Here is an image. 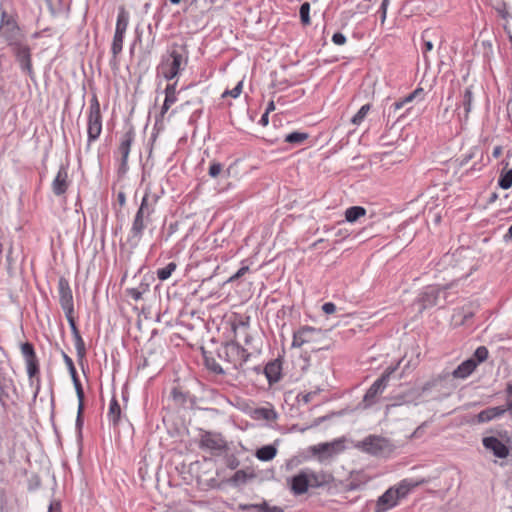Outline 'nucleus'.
<instances>
[{
  "mask_svg": "<svg viewBox=\"0 0 512 512\" xmlns=\"http://www.w3.org/2000/svg\"><path fill=\"white\" fill-rule=\"evenodd\" d=\"M330 481V474L305 468L291 478L290 488L294 495H302L309 488H318L327 485Z\"/></svg>",
  "mask_w": 512,
  "mask_h": 512,
  "instance_id": "nucleus-1",
  "label": "nucleus"
},
{
  "mask_svg": "<svg viewBox=\"0 0 512 512\" xmlns=\"http://www.w3.org/2000/svg\"><path fill=\"white\" fill-rule=\"evenodd\" d=\"M0 38L4 39L9 47L26 41L25 35L20 29L16 19L6 11H2L1 13Z\"/></svg>",
  "mask_w": 512,
  "mask_h": 512,
  "instance_id": "nucleus-2",
  "label": "nucleus"
},
{
  "mask_svg": "<svg viewBox=\"0 0 512 512\" xmlns=\"http://www.w3.org/2000/svg\"><path fill=\"white\" fill-rule=\"evenodd\" d=\"M251 354L236 342L226 343L218 350V357L231 364L234 369L241 370Z\"/></svg>",
  "mask_w": 512,
  "mask_h": 512,
  "instance_id": "nucleus-3",
  "label": "nucleus"
},
{
  "mask_svg": "<svg viewBox=\"0 0 512 512\" xmlns=\"http://www.w3.org/2000/svg\"><path fill=\"white\" fill-rule=\"evenodd\" d=\"M102 132V115L100 103L96 95L90 100L87 122V143L90 145L96 141Z\"/></svg>",
  "mask_w": 512,
  "mask_h": 512,
  "instance_id": "nucleus-4",
  "label": "nucleus"
},
{
  "mask_svg": "<svg viewBox=\"0 0 512 512\" xmlns=\"http://www.w3.org/2000/svg\"><path fill=\"white\" fill-rule=\"evenodd\" d=\"M185 63L183 55L177 50H172L168 56L162 57L157 70L166 80H172L180 73Z\"/></svg>",
  "mask_w": 512,
  "mask_h": 512,
  "instance_id": "nucleus-5",
  "label": "nucleus"
},
{
  "mask_svg": "<svg viewBox=\"0 0 512 512\" xmlns=\"http://www.w3.org/2000/svg\"><path fill=\"white\" fill-rule=\"evenodd\" d=\"M397 368L398 365L387 367L384 373L368 388L363 397V401L366 403V406L372 405L375 402L376 397L383 393L388 385L391 375L397 370Z\"/></svg>",
  "mask_w": 512,
  "mask_h": 512,
  "instance_id": "nucleus-6",
  "label": "nucleus"
},
{
  "mask_svg": "<svg viewBox=\"0 0 512 512\" xmlns=\"http://www.w3.org/2000/svg\"><path fill=\"white\" fill-rule=\"evenodd\" d=\"M357 447H359L364 452L375 456L382 455L385 452H389L391 450V444L389 440L376 435L367 436L357 445Z\"/></svg>",
  "mask_w": 512,
  "mask_h": 512,
  "instance_id": "nucleus-7",
  "label": "nucleus"
},
{
  "mask_svg": "<svg viewBox=\"0 0 512 512\" xmlns=\"http://www.w3.org/2000/svg\"><path fill=\"white\" fill-rule=\"evenodd\" d=\"M152 222V218L149 216L141 215L136 212L131 228L129 230L127 236V243L131 247H137L142 240L144 235V231L147 228L148 224Z\"/></svg>",
  "mask_w": 512,
  "mask_h": 512,
  "instance_id": "nucleus-8",
  "label": "nucleus"
},
{
  "mask_svg": "<svg viewBox=\"0 0 512 512\" xmlns=\"http://www.w3.org/2000/svg\"><path fill=\"white\" fill-rule=\"evenodd\" d=\"M10 49L19 63L21 71L32 77L34 72L32 67L31 49L26 41L12 46Z\"/></svg>",
  "mask_w": 512,
  "mask_h": 512,
  "instance_id": "nucleus-9",
  "label": "nucleus"
},
{
  "mask_svg": "<svg viewBox=\"0 0 512 512\" xmlns=\"http://www.w3.org/2000/svg\"><path fill=\"white\" fill-rule=\"evenodd\" d=\"M200 448L207 449L213 454L219 455L227 449V443L221 434L205 432L201 436Z\"/></svg>",
  "mask_w": 512,
  "mask_h": 512,
  "instance_id": "nucleus-10",
  "label": "nucleus"
},
{
  "mask_svg": "<svg viewBox=\"0 0 512 512\" xmlns=\"http://www.w3.org/2000/svg\"><path fill=\"white\" fill-rule=\"evenodd\" d=\"M59 303L65 314H74L73 294L69 281L65 277L58 280Z\"/></svg>",
  "mask_w": 512,
  "mask_h": 512,
  "instance_id": "nucleus-11",
  "label": "nucleus"
},
{
  "mask_svg": "<svg viewBox=\"0 0 512 512\" xmlns=\"http://www.w3.org/2000/svg\"><path fill=\"white\" fill-rule=\"evenodd\" d=\"M316 334H321V329L308 325L300 327L293 333L292 348H300L304 344L315 341Z\"/></svg>",
  "mask_w": 512,
  "mask_h": 512,
  "instance_id": "nucleus-12",
  "label": "nucleus"
},
{
  "mask_svg": "<svg viewBox=\"0 0 512 512\" xmlns=\"http://www.w3.org/2000/svg\"><path fill=\"white\" fill-rule=\"evenodd\" d=\"M343 450L344 444L342 440L320 443L312 447L313 454L318 455L320 459L332 457Z\"/></svg>",
  "mask_w": 512,
  "mask_h": 512,
  "instance_id": "nucleus-13",
  "label": "nucleus"
},
{
  "mask_svg": "<svg viewBox=\"0 0 512 512\" xmlns=\"http://www.w3.org/2000/svg\"><path fill=\"white\" fill-rule=\"evenodd\" d=\"M135 138V132L133 128H130L128 131H126L120 141L118 151L121 154V164H120V171L125 173L127 171V162L129 153L131 150V145Z\"/></svg>",
  "mask_w": 512,
  "mask_h": 512,
  "instance_id": "nucleus-14",
  "label": "nucleus"
},
{
  "mask_svg": "<svg viewBox=\"0 0 512 512\" xmlns=\"http://www.w3.org/2000/svg\"><path fill=\"white\" fill-rule=\"evenodd\" d=\"M485 449L491 451L497 458H506L509 455V447L495 436H487L482 439Z\"/></svg>",
  "mask_w": 512,
  "mask_h": 512,
  "instance_id": "nucleus-15",
  "label": "nucleus"
},
{
  "mask_svg": "<svg viewBox=\"0 0 512 512\" xmlns=\"http://www.w3.org/2000/svg\"><path fill=\"white\" fill-rule=\"evenodd\" d=\"M399 501L400 500L397 495H395L394 490L390 487L377 499L374 512H387L397 506Z\"/></svg>",
  "mask_w": 512,
  "mask_h": 512,
  "instance_id": "nucleus-16",
  "label": "nucleus"
},
{
  "mask_svg": "<svg viewBox=\"0 0 512 512\" xmlns=\"http://www.w3.org/2000/svg\"><path fill=\"white\" fill-rule=\"evenodd\" d=\"M159 200L157 194H152L149 188H146L144 196L142 197L141 204L137 210V213L152 218V214L155 212L156 204Z\"/></svg>",
  "mask_w": 512,
  "mask_h": 512,
  "instance_id": "nucleus-17",
  "label": "nucleus"
},
{
  "mask_svg": "<svg viewBox=\"0 0 512 512\" xmlns=\"http://www.w3.org/2000/svg\"><path fill=\"white\" fill-rule=\"evenodd\" d=\"M68 186V168L61 165L52 182V191L56 196H60L67 191Z\"/></svg>",
  "mask_w": 512,
  "mask_h": 512,
  "instance_id": "nucleus-18",
  "label": "nucleus"
},
{
  "mask_svg": "<svg viewBox=\"0 0 512 512\" xmlns=\"http://www.w3.org/2000/svg\"><path fill=\"white\" fill-rule=\"evenodd\" d=\"M424 483V479L415 481L413 479L405 478L401 480L397 485L392 486V489L394 490V493L397 495L398 499L401 500L405 498L414 488Z\"/></svg>",
  "mask_w": 512,
  "mask_h": 512,
  "instance_id": "nucleus-19",
  "label": "nucleus"
},
{
  "mask_svg": "<svg viewBox=\"0 0 512 512\" xmlns=\"http://www.w3.org/2000/svg\"><path fill=\"white\" fill-rule=\"evenodd\" d=\"M264 374L270 385L280 381L282 376V363L279 359H275L266 364Z\"/></svg>",
  "mask_w": 512,
  "mask_h": 512,
  "instance_id": "nucleus-20",
  "label": "nucleus"
},
{
  "mask_svg": "<svg viewBox=\"0 0 512 512\" xmlns=\"http://www.w3.org/2000/svg\"><path fill=\"white\" fill-rule=\"evenodd\" d=\"M476 368L477 362H475V359L469 358L457 366V368L452 372V376L456 379H466L475 371Z\"/></svg>",
  "mask_w": 512,
  "mask_h": 512,
  "instance_id": "nucleus-21",
  "label": "nucleus"
},
{
  "mask_svg": "<svg viewBox=\"0 0 512 512\" xmlns=\"http://www.w3.org/2000/svg\"><path fill=\"white\" fill-rule=\"evenodd\" d=\"M63 355V360L68 368V371L71 375V378H72V381H73V384H74V387H75V391H76V395H77V398H82L84 397V391H83V388H82V384L78 378V375H77V371H76V368H75V365H74V362L73 360L71 359V357H69L66 353H62Z\"/></svg>",
  "mask_w": 512,
  "mask_h": 512,
  "instance_id": "nucleus-22",
  "label": "nucleus"
},
{
  "mask_svg": "<svg viewBox=\"0 0 512 512\" xmlns=\"http://www.w3.org/2000/svg\"><path fill=\"white\" fill-rule=\"evenodd\" d=\"M505 414L503 406L489 407L480 411L476 418L478 423H486L496 418H500Z\"/></svg>",
  "mask_w": 512,
  "mask_h": 512,
  "instance_id": "nucleus-23",
  "label": "nucleus"
},
{
  "mask_svg": "<svg viewBox=\"0 0 512 512\" xmlns=\"http://www.w3.org/2000/svg\"><path fill=\"white\" fill-rule=\"evenodd\" d=\"M108 421L114 427L118 426L122 419V409L115 396L112 397L107 413Z\"/></svg>",
  "mask_w": 512,
  "mask_h": 512,
  "instance_id": "nucleus-24",
  "label": "nucleus"
},
{
  "mask_svg": "<svg viewBox=\"0 0 512 512\" xmlns=\"http://www.w3.org/2000/svg\"><path fill=\"white\" fill-rule=\"evenodd\" d=\"M251 416L255 420L273 422L277 420L278 413L273 407H259L253 410Z\"/></svg>",
  "mask_w": 512,
  "mask_h": 512,
  "instance_id": "nucleus-25",
  "label": "nucleus"
},
{
  "mask_svg": "<svg viewBox=\"0 0 512 512\" xmlns=\"http://www.w3.org/2000/svg\"><path fill=\"white\" fill-rule=\"evenodd\" d=\"M277 447L274 444L264 445L255 452V457L263 462L271 461L277 455Z\"/></svg>",
  "mask_w": 512,
  "mask_h": 512,
  "instance_id": "nucleus-26",
  "label": "nucleus"
},
{
  "mask_svg": "<svg viewBox=\"0 0 512 512\" xmlns=\"http://www.w3.org/2000/svg\"><path fill=\"white\" fill-rule=\"evenodd\" d=\"M449 376L448 373L440 374L437 377H434L427 382H425L420 388V395H425L430 392L432 389L436 388L440 385L442 381H444Z\"/></svg>",
  "mask_w": 512,
  "mask_h": 512,
  "instance_id": "nucleus-27",
  "label": "nucleus"
},
{
  "mask_svg": "<svg viewBox=\"0 0 512 512\" xmlns=\"http://www.w3.org/2000/svg\"><path fill=\"white\" fill-rule=\"evenodd\" d=\"M129 13L125 10L124 7L119 8L117 21H116V32L126 33L128 24H129Z\"/></svg>",
  "mask_w": 512,
  "mask_h": 512,
  "instance_id": "nucleus-28",
  "label": "nucleus"
},
{
  "mask_svg": "<svg viewBox=\"0 0 512 512\" xmlns=\"http://www.w3.org/2000/svg\"><path fill=\"white\" fill-rule=\"evenodd\" d=\"M366 214V209L362 206H351L345 211V220L350 223L356 222L360 217Z\"/></svg>",
  "mask_w": 512,
  "mask_h": 512,
  "instance_id": "nucleus-29",
  "label": "nucleus"
},
{
  "mask_svg": "<svg viewBox=\"0 0 512 512\" xmlns=\"http://www.w3.org/2000/svg\"><path fill=\"white\" fill-rule=\"evenodd\" d=\"M125 33L116 32L114 33L111 52L114 59H117V56L121 53L123 49V41H124Z\"/></svg>",
  "mask_w": 512,
  "mask_h": 512,
  "instance_id": "nucleus-30",
  "label": "nucleus"
},
{
  "mask_svg": "<svg viewBox=\"0 0 512 512\" xmlns=\"http://www.w3.org/2000/svg\"><path fill=\"white\" fill-rule=\"evenodd\" d=\"M309 137V134L308 133H305V132H299V131H294V132H291L289 134H287L285 136V139L284 141L289 143V144H293V145H300L302 144L305 140H307Z\"/></svg>",
  "mask_w": 512,
  "mask_h": 512,
  "instance_id": "nucleus-31",
  "label": "nucleus"
},
{
  "mask_svg": "<svg viewBox=\"0 0 512 512\" xmlns=\"http://www.w3.org/2000/svg\"><path fill=\"white\" fill-rule=\"evenodd\" d=\"M437 289L428 287L422 295L423 306H433L437 304Z\"/></svg>",
  "mask_w": 512,
  "mask_h": 512,
  "instance_id": "nucleus-32",
  "label": "nucleus"
},
{
  "mask_svg": "<svg viewBox=\"0 0 512 512\" xmlns=\"http://www.w3.org/2000/svg\"><path fill=\"white\" fill-rule=\"evenodd\" d=\"M176 268L177 264L175 262H169L165 267L157 269L156 274L158 279L161 281L169 279Z\"/></svg>",
  "mask_w": 512,
  "mask_h": 512,
  "instance_id": "nucleus-33",
  "label": "nucleus"
},
{
  "mask_svg": "<svg viewBox=\"0 0 512 512\" xmlns=\"http://www.w3.org/2000/svg\"><path fill=\"white\" fill-rule=\"evenodd\" d=\"M472 101H473V94H472V91L467 88L463 94V99H462V106H463V109H464V120L466 121L469 117V113L471 112V109H472Z\"/></svg>",
  "mask_w": 512,
  "mask_h": 512,
  "instance_id": "nucleus-34",
  "label": "nucleus"
},
{
  "mask_svg": "<svg viewBox=\"0 0 512 512\" xmlns=\"http://www.w3.org/2000/svg\"><path fill=\"white\" fill-rule=\"evenodd\" d=\"M204 359L207 369L219 375L225 373L221 365L212 356H207L206 353H204Z\"/></svg>",
  "mask_w": 512,
  "mask_h": 512,
  "instance_id": "nucleus-35",
  "label": "nucleus"
},
{
  "mask_svg": "<svg viewBox=\"0 0 512 512\" xmlns=\"http://www.w3.org/2000/svg\"><path fill=\"white\" fill-rule=\"evenodd\" d=\"M370 109H371V105L369 103L363 105L358 110V112L352 117L351 123L354 124V125H360L364 121V119L366 118V116H367L368 112L370 111Z\"/></svg>",
  "mask_w": 512,
  "mask_h": 512,
  "instance_id": "nucleus-36",
  "label": "nucleus"
},
{
  "mask_svg": "<svg viewBox=\"0 0 512 512\" xmlns=\"http://www.w3.org/2000/svg\"><path fill=\"white\" fill-rule=\"evenodd\" d=\"M21 353L25 359V362H29V360H36L37 356L34 350V347L31 343L26 342L21 345Z\"/></svg>",
  "mask_w": 512,
  "mask_h": 512,
  "instance_id": "nucleus-37",
  "label": "nucleus"
},
{
  "mask_svg": "<svg viewBox=\"0 0 512 512\" xmlns=\"http://www.w3.org/2000/svg\"><path fill=\"white\" fill-rule=\"evenodd\" d=\"M300 19L303 25L308 26L311 24L310 19V3L304 2L300 6L299 10Z\"/></svg>",
  "mask_w": 512,
  "mask_h": 512,
  "instance_id": "nucleus-38",
  "label": "nucleus"
},
{
  "mask_svg": "<svg viewBox=\"0 0 512 512\" xmlns=\"http://www.w3.org/2000/svg\"><path fill=\"white\" fill-rule=\"evenodd\" d=\"M498 185L505 190L512 186V168L500 175L498 179Z\"/></svg>",
  "mask_w": 512,
  "mask_h": 512,
  "instance_id": "nucleus-39",
  "label": "nucleus"
},
{
  "mask_svg": "<svg viewBox=\"0 0 512 512\" xmlns=\"http://www.w3.org/2000/svg\"><path fill=\"white\" fill-rule=\"evenodd\" d=\"M266 508V501L259 504H240L239 509L247 512H264Z\"/></svg>",
  "mask_w": 512,
  "mask_h": 512,
  "instance_id": "nucleus-40",
  "label": "nucleus"
},
{
  "mask_svg": "<svg viewBox=\"0 0 512 512\" xmlns=\"http://www.w3.org/2000/svg\"><path fill=\"white\" fill-rule=\"evenodd\" d=\"M489 352L488 349L485 346H479L474 354L473 357L475 359V362H477V366L484 362L488 358Z\"/></svg>",
  "mask_w": 512,
  "mask_h": 512,
  "instance_id": "nucleus-41",
  "label": "nucleus"
},
{
  "mask_svg": "<svg viewBox=\"0 0 512 512\" xmlns=\"http://www.w3.org/2000/svg\"><path fill=\"white\" fill-rule=\"evenodd\" d=\"M424 97V90L423 88H416L413 92L409 93L408 95H406L405 97H403V102L405 104H408V103H411L412 101H414L415 99H419V100H422Z\"/></svg>",
  "mask_w": 512,
  "mask_h": 512,
  "instance_id": "nucleus-42",
  "label": "nucleus"
},
{
  "mask_svg": "<svg viewBox=\"0 0 512 512\" xmlns=\"http://www.w3.org/2000/svg\"><path fill=\"white\" fill-rule=\"evenodd\" d=\"M74 341L77 356L78 358L82 359L86 354L85 343L80 334H77V337H75Z\"/></svg>",
  "mask_w": 512,
  "mask_h": 512,
  "instance_id": "nucleus-43",
  "label": "nucleus"
},
{
  "mask_svg": "<svg viewBox=\"0 0 512 512\" xmlns=\"http://www.w3.org/2000/svg\"><path fill=\"white\" fill-rule=\"evenodd\" d=\"M78 411H77V418H76V428L81 433V429L83 426V418L82 413L84 410V397L78 398Z\"/></svg>",
  "mask_w": 512,
  "mask_h": 512,
  "instance_id": "nucleus-44",
  "label": "nucleus"
},
{
  "mask_svg": "<svg viewBox=\"0 0 512 512\" xmlns=\"http://www.w3.org/2000/svg\"><path fill=\"white\" fill-rule=\"evenodd\" d=\"M223 171V164L217 161H212L210 163L208 174L211 178H217L221 172Z\"/></svg>",
  "mask_w": 512,
  "mask_h": 512,
  "instance_id": "nucleus-45",
  "label": "nucleus"
},
{
  "mask_svg": "<svg viewBox=\"0 0 512 512\" xmlns=\"http://www.w3.org/2000/svg\"><path fill=\"white\" fill-rule=\"evenodd\" d=\"M27 367V374L29 378H34L39 374V362L38 359L36 360H29V362H26Z\"/></svg>",
  "mask_w": 512,
  "mask_h": 512,
  "instance_id": "nucleus-46",
  "label": "nucleus"
},
{
  "mask_svg": "<svg viewBox=\"0 0 512 512\" xmlns=\"http://www.w3.org/2000/svg\"><path fill=\"white\" fill-rule=\"evenodd\" d=\"M243 88V81H239L237 85L232 90H226L223 92L222 97L225 98L227 96H231L232 98H237L240 96Z\"/></svg>",
  "mask_w": 512,
  "mask_h": 512,
  "instance_id": "nucleus-47",
  "label": "nucleus"
},
{
  "mask_svg": "<svg viewBox=\"0 0 512 512\" xmlns=\"http://www.w3.org/2000/svg\"><path fill=\"white\" fill-rule=\"evenodd\" d=\"M148 285H145L144 289L140 288H130L128 289V295L135 301H139L142 299L143 293H145L148 290Z\"/></svg>",
  "mask_w": 512,
  "mask_h": 512,
  "instance_id": "nucleus-48",
  "label": "nucleus"
},
{
  "mask_svg": "<svg viewBox=\"0 0 512 512\" xmlns=\"http://www.w3.org/2000/svg\"><path fill=\"white\" fill-rule=\"evenodd\" d=\"M427 31H424L422 34V39L424 41V47H423V57L425 61H427V53L430 52L433 49V43L430 40H426L427 37Z\"/></svg>",
  "mask_w": 512,
  "mask_h": 512,
  "instance_id": "nucleus-49",
  "label": "nucleus"
},
{
  "mask_svg": "<svg viewBox=\"0 0 512 512\" xmlns=\"http://www.w3.org/2000/svg\"><path fill=\"white\" fill-rule=\"evenodd\" d=\"M332 42L335 45L342 46L347 42L346 36L341 32H336L332 36Z\"/></svg>",
  "mask_w": 512,
  "mask_h": 512,
  "instance_id": "nucleus-50",
  "label": "nucleus"
},
{
  "mask_svg": "<svg viewBox=\"0 0 512 512\" xmlns=\"http://www.w3.org/2000/svg\"><path fill=\"white\" fill-rule=\"evenodd\" d=\"M65 316H66L67 321H68V323L70 325L73 337L74 338L77 337V334H80V333H79V330H78V328L76 326L73 314H65Z\"/></svg>",
  "mask_w": 512,
  "mask_h": 512,
  "instance_id": "nucleus-51",
  "label": "nucleus"
},
{
  "mask_svg": "<svg viewBox=\"0 0 512 512\" xmlns=\"http://www.w3.org/2000/svg\"><path fill=\"white\" fill-rule=\"evenodd\" d=\"M249 270L248 266L241 267L234 275H232L229 279V282H233L235 280H238L242 276H244Z\"/></svg>",
  "mask_w": 512,
  "mask_h": 512,
  "instance_id": "nucleus-52",
  "label": "nucleus"
},
{
  "mask_svg": "<svg viewBox=\"0 0 512 512\" xmlns=\"http://www.w3.org/2000/svg\"><path fill=\"white\" fill-rule=\"evenodd\" d=\"M322 310L326 314H333L336 311V305L332 302H326L322 305Z\"/></svg>",
  "mask_w": 512,
  "mask_h": 512,
  "instance_id": "nucleus-53",
  "label": "nucleus"
},
{
  "mask_svg": "<svg viewBox=\"0 0 512 512\" xmlns=\"http://www.w3.org/2000/svg\"><path fill=\"white\" fill-rule=\"evenodd\" d=\"M388 5H389V0H382V3L379 8V12L381 13V21L382 22H384L386 19Z\"/></svg>",
  "mask_w": 512,
  "mask_h": 512,
  "instance_id": "nucleus-54",
  "label": "nucleus"
},
{
  "mask_svg": "<svg viewBox=\"0 0 512 512\" xmlns=\"http://www.w3.org/2000/svg\"><path fill=\"white\" fill-rule=\"evenodd\" d=\"M177 83L168 84L164 90L165 95H177L176 91Z\"/></svg>",
  "mask_w": 512,
  "mask_h": 512,
  "instance_id": "nucleus-55",
  "label": "nucleus"
},
{
  "mask_svg": "<svg viewBox=\"0 0 512 512\" xmlns=\"http://www.w3.org/2000/svg\"><path fill=\"white\" fill-rule=\"evenodd\" d=\"M404 105H406V104L403 102V99H400V100H398V101L394 102V103L391 105L390 109H391L394 113H396V112H397L398 110H400Z\"/></svg>",
  "mask_w": 512,
  "mask_h": 512,
  "instance_id": "nucleus-56",
  "label": "nucleus"
},
{
  "mask_svg": "<svg viewBox=\"0 0 512 512\" xmlns=\"http://www.w3.org/2000/svg\"><path fill=\"white\" fill-rule=\"evenodd\" d=\"M177 101V95H165L164 104L172 106Z\"/></svg>",
  "mask_w": 512,
  "mask_h": 512,
  "instance_id": "nucleus-57",
  "label": "nucleus"
},
{
  "mask_svg": "<svg viewBox=\"0 0 512 512\" xmlns=\"http://www.w3.org/2000/svg\"><path fill=\"white\" fill-rule=\"evenodd\" d=\"M503 409L506 412H509L510 417H512V397H507L506 405L503 406Z\"/></svg>",
  "mask_w": 512,
  "mask_h": 512,
  "instance_id": "nucleus-58",
  "label": "nucleus"
},
{
  "mask_svg": "<svg viewBox=\"0 0 512 512\" xmlns=\"http://www.w3.org/2000/svg\"><path fill=\"white\" fill-rule=\"evenodd\" d=\"M264 512H284V510H283V508H281L279 506H270L266 502V508H265Z\"/></svg>",
  "mask_w": 512,
  "mask_h": 512,
  "instance_id": "nucleus-59",
  "label": "nucleus"
},
{
  "mask_svg": "<svg viewBox=\"0 0 512 512\" xmlns=\"http://www.w3.org/2000/svg\"><path fill=\"white\" fill-rule=\"evenodd\" d=\"M245 478H246V473L243 471V470H238L235 474H234V481H245Z\"/></svg>",
  "mask_w": 512,
  "mask_h": 512,
  "instance_id": "nucleus-60",
  "label": "nucleus"
},
{
  "mask_svg": "<svg viewBox=\"0 0 512 512\" xmlns=\"http://www.w3.org/2000/svg\"><path fill=\"white\" fill-rule=\"evenodd\" d=\"M268 123H269V115L267 113H263L259 120V124L262 126H267Z\"/></svg>",
  "mask_w": 512,
  "mask_h": 512,
  "instance_id": "nucleus-61",
  "label": "nucleus"
},
{
  "mask_svg": "<svg viewBox=\"0 0 512 512\" xmlns=\"http://www.w3.org/2000/svg\"><path fill=\"white\" fill-rule=\"evenodd\" d=\"M316 395V392H309L302 396V400L304 403H309L313 396Z\"/></svg>",
  "mask_w": 512,
  "mask_h": 512,
  "instance_id": "nucleus-62",
  "label": "nucleus"
},
{
  "mask_svg": "<svg viewBox=\"0 0 512 512\" xmlns=\"http://www.w3.org/2000/svg\"><path fill=\"white\" fill-rule=\"evenodd\" d=\"M504 241L508 242L512 240V225L509 227L507 233L504 235Z\"/></svg>",
  "mask_w": 512,
  "mask_h": 512,
  "instance_id": "nucleus-63",
  "label": "nucleus"
},
{
  "mask_svg": "<svg viewBox=\"0 0 512 512\" xmlns=\"http://www.w3.org/2000/svg\"><path fill=\"white\" fill-rule=\"evenodd\" d=\"M505 391L507 397H512V383H507Z\"/></svg>",
  "mask_w": 512,
  "mask_h": 512,
  "instance_id": "nucleus-64",
  "label": "nucleus"
}]
</instances>
